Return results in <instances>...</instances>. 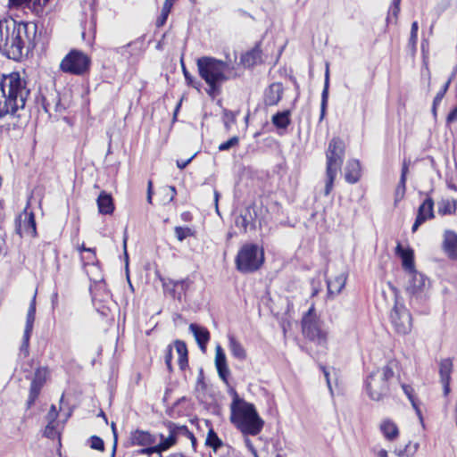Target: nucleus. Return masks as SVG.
<instances>
[{"mask_svg":"<svg viewBox=\"0 0 457 457\" xmlns=\"http://www.w3.org/2000/svg\"><path fill=\"white\" fill-rule=\"evenodd\" d=\"M205 445L212 448L214 452H217L223 445V442L213 428H210L205 439Z\"/></svg>","mask_w":457,"mask_h":457,"instance_id":"e433bc0d","label":"nucleus"},{"mask_svg":"<svg viewBox=\"0 0 457 457\" xmlns=\"http://www.w3.org/2000/svg\"><path fill=\"white\" fill-rule=\"evenodd\" d=\"M409 164L410 161L403 160L400 180L396 186L395 192V204H397L400 201H402L404 198L406 192L407 174L409 172Z\"/></svg>","mask_w":457,"mask_h":457,"instance_id":"6ab92c4d","label":"nucleus"},{"mask_svg":"<svg viewBox=\"0 0 457 457\" xmlns=\"http://www.w3.org/2000/svg\"><path fill=\"white\" fill-rule=\"evenodd\" d=\"M79 252H87V253H90L92 254V257L89 258V261H94V259L96 258V250L95 248H89V247H86L84 244H82V245L79 248Z\"/></svg>","mask_w":457,"mask_h":457,"instance_id":"e2e57ef3","label":"nucleus"},{"mask_svg":"<svg viewBox=\"0 0 457 457\" xmlns=\"http://www.w3.org/2000/svg\"><path fill=\"white\" fill-rule=\"evenodd\" d=\"M56 430H55V426H54V422H50L48 421L46 428H45V431H44V435L45 436L48 437V438H54V436H56Z\"/></svg>","mask_w":457,"mask_h":457,"instance_id":"09e8293b","label":"nucleus"},{"mask_svg":"<svg viewBox=\"0 0 457 457\" xmlns=\"http://www.w3.org/2000/svg\"><path fill=\"white\" fill-rule=\"evenodd\" d=\"M378 457H393L392 453L389 454L386 450L381 449L378 452Z\"/></svg>","mask_w":457,"mask_h":457,"instance_id":"774afa93","label":"nucleus"},{"mask_svg":"<svg viewBox=\"0 0 457 457\" xmlns=\"http://www.w3.org/2000/svg\"><path fill=\"white\" fill-rule=\"evenodd\" d=\"M264 262L262 252L259 253V247L255 244H245L238 251L235 263L237 270L241 273H252L261 268Z\"/></svg>","mask_w":457,"mask_h":457,"instance_id":"0eeeda50","label":"nucleus"},{"mask_svg":"<svg viewBox=\"0 0 457 457\" xmlns=\"http://www.w3.org/2000/svg\"><path fill=\"white\" fill-rule=\"evenodd\" d=\"M444 250L451 259H457V234L446 231L444 239Z\"/></svg>","mask_w":457,"mask_h":457,"instance_id":"5701e85b","label":"nucleus"},{"mask_svg":"<svg viewBox=\"0 0 457 457\" xmlns=\"http://www.w3.org/2000/svg\"><path fill=\"white\" fill-rule=\"evenodd\" d=\"M173 3L170 2V0H165L162 11H164L165 12H170Z\"/></svg>","mask_w":457,"mask_h":457,"instance_id":"69168bd1","label":"nucleus"},{"mask_svg":"<svg viewBox=\"0 0 457 457\" xmlns=\"http://www.w3.org/2000/svg\"><path fill=\"white\" fill-rule=\"evenodd\" d=\"M164 361L170 372L172 371V346L170 345L165 350Z\"/></svg>","mask_w":457,"mask_h":457,"instance_id":"49530a36","label":"nucleus"},{"mask_svg":"<svg viewBox=\"0 0 457 457\" xmlns=\"http://www.w3.org/2000/svg\"><path fill=\"white\" fill-rule=\"evenodd\" d=\"M453 370V361L451 359H444L440 362L439 367V374L441 381H450L451 380V373Z\"/></svg>","mask_w":457,"mask_h":457,"instance_id":"c9c22d12","label":"nucleus"},{"mask_svg":"<svg viewBox=\"0 0 457 457\" xmlns=\"http://www.w3.org/2000/svg\"><path fill=\"white\" fill-rule=\"evenodd\" d=\"M36 22L0 20V53L8 59L21 61L28 56L38 43Z\"/></svg>","mask_w":457,"mask_h":457,"instance_id":"f257e3e1","label":"nucleus"},{"mask_svg":"<svg viewBox=\"0 0 457 457\" xmlns=\"http://www.w3.org/2000/svg\"><path fill=\"white\" fill-rule=\"evenodd\" d=\"M434 217V201L431 197H427L419 206L417 217L412 225L411 231L416 232L421 224Z\"/></svg>","mask_w":457,"mask_h":457,"instance_id":"f8f14e48","label":"nucleus"},{"mask_svg":"<svg viewBox=\"0 0 457 457\" xmlns=\"http://www.w3.org/2000/svg\"><path fill=\"white\" fill-rule=\"evenodd\" d=\"M192 281L188 278H183L180 280H176L177 285V295L176 299L181 301L182 296L186 294L187 290L189 288Z\"/></svg>","mask_w":457,"mask_h":457,"instance_id":"ea45409f","label":"nucleus"},{"mask_svg":"<svg viewBox=\"0 0 457 457\" xmlns=\"http://www.w3.org/2000/svg\"><path fill=\"white\" fill-rule=\"evenodd\" d=\"M176 352L179 355L178 363L181 370H185L188 367V351L187 345L182 340L174 342Z\"/></svg>","mask_w":457,"mask_h":457,"instance_id":"393cba45","label":"nucleus"},{"mask_svg":"<svg viewBox=\"0 0 457 457\" xmlns=\"http://www.w3.org/2000/svg\"><path fill=\"white\" fill-rule=\"evenodd\" d=\"M302 331L310 341L320 346L327 345L328 330L325 323L316 314L314 305H312L303 316Z\"/></svg>","mask_w":457,"mask_h":457,"instance_id":"423d86ee","label":"nucleus"},{"mask_svg":"<svg viewBox=\"0 0 457 457\" xmlns=\"http://www.w3.org/2000/svg\"><path fill=\"white\" fill-rule=\"evenodd\" d=\"M400 2L401 0H393L392 5L388 10V15L386 21L391 22L393 20L395 21L400 12Z\"/></svg>","mask_w":457,"mask_h":457,"instance_id":"37998d69","label":"nucleus"},{"mask_svg":"<svg viewBox=\"0 0 457 457\" xmlns=\"http://www.w3.org/2000/svg\"><path fill=\"white\" fill-rule=\"evenodd\" d=\"M195 154H193L190 158H188L187 160H185V161H180V160H178L177 161V166L178 168H179L180 170H183L185 169L191 162L192 160L195 158Z\"/></svg>","mask_w":457,"mask_h":457,"instance_id":"680f3d73","label":"nucleus"},{"mask_svg":"<svg viewBox=\"0 0 457 457\" xmlns=\"http://www.w3.org/2000/svg\"><path fill=\"white\" fill-rule=\"evenodd\" d=\"M89 442H90V447L92 449L97 450V451H104V443L101 437H99L97 436H92L89 438Z\"/></svg>","mask_w":457,"mask_h":457,"instance_id":"a18cd8bd","label":"nucleus"},{"mask_svg":"<svg viewBox=\"0 0 457 457\" xmlns=\"http://www.w3.org/2000/svg\"><path fill=\"white\" fill-rule=\"evenodd\" d=\"M360 178V163L357 160L348 161L345 166V179L349 183H356Z\"/></svg>","mask_w":457,"mask_h":457,"instance_id":"cd10ccee","label":"nucleus"},{"mask_svg":"<svg viewBox=\"0 0 457 457\" xmlns=\"http://www.w3.org/2000/svg\"><path fill=\"white\" fill-rule=\"evenodd\" d=\"M91 60L82 51L72 49L62 60L60 70L65 73L82 76L90 69Z\"/></svg>","mask_w":457,"mask_h":457,"instance_id":"6e6552de","label":"nucleus"},{"mask_svg":"<svg viewBox=\"0 0 457 457\" xmlns=\"http://www.w3.org/2000/svg\"><path fill=\"white\" fill-rule=\"evenodd\" d=\"M223 120H228L234 123L236 121V115L233 112L225 109L223 111Z\"/></svg>","mask_w":457,"mask_h":457,"instance_id":"6e6d98bb","label":"nucleus"},{"mask_svg":"<svg viewBox=\"0 0 457 457\" xmlns=\"http://www.w3.org/2000/svg\"><path fill=\"white\" fill-rule=\"evenodd\" d=\"M165 425L168 432L172 433L177 440L180 436L187 438L188 436H192V432L186 425H180L173 421H168Z\"/></svg>","mask_w":457,"mask_h":457,"instance_id":"7c9ffc66","label":"nucleus"},{"mask_svg":"<svg viewBox=\"0 0 457 457\" xmlns=\"http://www.w3.org/2000/svg\"><path fill=\"white\" fill-rule=\"evenodd\" d=\"M457 121V106L453 109L446 117V123H453Z\"/></svg>","mask_w":457,"mask_h":457,"instance_id":"13d9d810","label":"nucleus"},{"mask_svg":"<svg viewBox=\"0 0 457 457\" xmlns=\"http://www.w3.org/2000/svg\"><path fill=\"white\" fill-rule=\"evenodd\" d=\"M262 50L260 49L259 44L256 45L252 50L246 52L241 56V62L245 67H252L257 62H261Z\"/></svg>","mask_w":457,"mask_h":457,"instance_id":"bb28decb","label":"nucleus"},{"mask_svg":"<svg viewBox=\"0 0 457 457\" xmlns=\"http://www.w3.org/2000/svg\"><path fill=\"white\" fill-rule=\"evenodd\" d=\"M58 417V412L56 411L55 405H51V408L46 415L47 421L50 422H55L56 419Z\"/></svg>","mask_w":457,"mask_h":457,"instance_id":"3c124183","label":"nucleus"},{"mask_svg":"<svg viewBox=\"0 0 457 457\" xmlns=\"http://www.w3.org/2000/svg\"><path fill=\"white\" fill-rule=\"evenodd\" d=\"M160 442L156 444L160 454L171 448L176 443L177 439L175 438L172 433L168 432V436H165L163 434H159Z\"/></svg>","mask_w":457,"mask_h":457,"instance_id":"72a5a7b5","label":"nucleus"},{"mask_svg":"<svg viewBox=\"0 0 457 457\" xmlns=\"http://www.w3.org/2000/svg\"><path fill=\"white\" fill-rule=\"evenodd\" d=\"M182 67H183V74H184V77H185V79H186L187 85L196 87V85L195 84V79L190 75V73L187 71V69L185 68L184 65Z\"/></svg>","mask_w":457,"mask_h":457,"instance_id":"864d4df0","label":"nucleus"},{"mask_svg":"<svg viewBox=\"0 0 457 457\" xmlns=\"http://www.w3.org/2000/svg\"><path fill=\"white\" fill-rule=\"evenodd\" d=\"M382 376H383V379L384 380H388L390 378H392L394 377V370L391 367L389 366H385L383 368V373H382Z\"/></svg>","mask_w":457,"mask_h":457,"instance_id":"5fc2aeb1","label":"nucleus"},{"mask_svg":"<svg viewBox=\"0 0 457 457\" xmlns=\"http://www.w3.org/2000/svg\"><path fill=\"white\" fill-rule=\"evenodd\" d=\"M189 330L193 334L199 348L204 352L210 340V332L208 329L201 325L191 323L189 325Z\"/></svg>","mask_w":457,"mask_h":457,"instance_id":"f3484780","label":"nucleus"},{"mask_svg":"<svg viewBox=\"0 0 457 457\" xmlns=\"http://www.w3.org/2000/svg\"><path fill=\"white\" fill-rule=\"evenodd\" d=\"M257 212L254 207H246L239 216L235 220V225L240 228L244 233L248 229H255L256 228Z\"/></svg>","mask_w":457,"mask_h":457,"instance_id":"9b49d317","label":"nucleus"},{"mask_svg":"<svg viewBox=\"0 0 457 457\" xmlns=\"http://www.w3.org/2000/svg\"><path fill=\"white\" fill-rule=\"evenodd\" d=\"M166 189L170 192V197L169 199V202L173 201V199H174V197H175V195L177 194L175 187L174 186H169V187H166Z\"/></svg>","mask_w":457,"mask_h":457,"instance_id":"338daca9","label":"nucleus"},{"mask_svg":"<svg viewBox=\"0 0 457 457\" xmlns=\"http://www.w3.org/2000/svg\"><path fill=\"white\" fill-rule=\"evenodd\" d=\"M30 90L19 72L3 75L0 79V119L19 118L17 112L25 108Z\"/></svg>","mask_w":457,"mask_h":457,"instance_id":"f03ea898","label":"nucleus"},{"mask_svg":"<svg viewBox=\"0 0 457 457\" xmlns=\"http://www.w3.org/2000/svg\"><path fill=\"white\" fill-rule=\"evenodd\" d=\"M130 441L133 445L146 446L155 444L157 437L148 431L136 429L130 433Z\"/></svg>","mask_w":457,"mask_h":457,"instance_id":"a211bd4d","label":"nucleus"},{"mask_svg":"<svg viewBox=\"0 0 457 457\" xmlns=\"http://www.w3.org/2000/svg\"><path fill=\"white\" fill-rule=\"evenodd\" d=\"M11 8H30L38 12L41 8V0H12Z\"/></svg>","mask_w":457,"mask_h":457,"instance_id":"473e14b6","label":"nucleus"},{"mask_svg":"<svg viewBox=\"0 0 457 457\" xmlns=\"http://www.w3.org/2000/svg\"><path fill=\"white\" fill-rule=\"evenodd\" d=\"M284 93L283 85L279 82L270 84L263 93V103L265 106H275L282 99Z\"/></svg>","mask_w":457,"mask_h":457,"instance_id":"4468645a","label":"nucleus"},{"mask_svg":"<svg viewBox=\"0 0 457 457\" xmlns=\"http://www.w3.org/2000/svg\"><path fill=\"white\" fill-rule=\"evenodd\" d=\"M426 285V278L421 273H418L415 270L408 272V282L406 291L410 295H416L421 291Z\"/></svg>","mask_w":457,"mask_h":457,"instance_id":"dca6fc26","label":"nucleus"},{"mask_svg":"<svg viewBox=\"0 0 457 457\" xmlns=\"http://www.w3.org/2000/svg\"><path fill=\"white\" fill-rule=\"evenodd\" d=\"M345 158V142L334 137L328 143L326 151V181L324 195H328L333 189L337 171L340 170Z\"/></svg>","mask_w":457,"mask_h":457,"instance_id":"39448f33","label":"nucleus"},{"mask_svg":"<svg viewBox=\"0 0 457 457\" xmlns=\"http://www.w3.org/2000/svg\"><path fill=\"white\" fill-rule=\"evenodd\" d=\"M346 282V275L341 273L334 279H327L328 294L329 295H338L345 287Z\"/></svg>","mask_w":457,"mask_h":457,"instance_id":"a878e982","label":"nucleus"},{"mask_svg":"<svg viewBox=\"0 0 457 457\" xmlns=\"http://www.w3.org/2000/svg\"><path fill=\"white\" fill-rule=\"evenodd\" d=\"M169 14H170L169 12H165L164 11H162L161 15L157 18L156 26L157 27L163 26L167 21Z\"/></svg>","mask_w":457,"mask_h":457,"instance_id":"4d7b16f0","label":"nucleus"},{"mask_svg":"<svg viewBox=\"0 0 457 457\" xmlns=\"http://www.w3.org/2000/svg\"><path fill=\"white\" fill-rule=\"evenodd\" d=\"M162 284V288L165 293L170 294L174 299H176L177 295V285L176 280L171 278H160Z\"/></svg>","mask_w":457,"mask_h":457,"instance_id":"a19ab883","label":"nucleus"},{"mask_svg":"<svg viewBox=\"0 0 457 457\" xmlns=\"http://www.w3.org/2000/svg\"><path fill=\"white\" fill-rule=\"evenodd\" d=\"M175 235L177 239L182 242L187 237L194 236V231L188 227L178 226L175 228Z\"/></svg>","mask_w":457,"mask_h":457,"instance_id":"79ce46f5","label":"nucleus"},{"mask_svg":"<svg viewBox=\"0 0 457 457\" xmlns=\"http://www.w3.org/2000/svg\"><path fill=\"white\" fill-rule=\"evenodd\" d=\"M395 305L390 312V320L396 333L406 335L411 332L412 328L411 315L406 307L398 300L395 295Z\"/></svg>","mask_w":457,"mask_h":457,"instance_id":"1a4fd4ad","label":"nucleus"},{"mask_svg":"<svg viewBox=\"0 0 457 457\" xmlns=\"http://www.w3.org/2000/svg\"><path fill=\"white\" fill-rule=\"evenodd\" d=\"M96 204L98 207V212L101 214L108 215L112 214L114 211V203L111 194L102 191L97 199Z\"/></svg>","mask_w":457,"mask_h":457,"instance_id":"412c9836","label":"nucleus"},{"mask_svg":"<svg viewBox=\"0 0 457 457\" xmlns=\"http://www.w3.org/2000/svg\"><path fill=\"white\" fill-rule=\"evenodd\" d=\"M445 94H444L443 92L438 91L433 100V104H435V105H439L441 104L443 98L445 97Z\"/></svg>","mask_w":457,"mask_h":457,"instance_id":"0e129e2a","label":"nucleus"},{"mask_svg":"<svg viewBox=\"0 0 457 457\" xmlns=\"http://www.w3.org/2000/svg\"><path fill=\"white\" fill-rule=\"evenodd\" d=\"M215 367L220 378L228 384V378L230 374L227 363V357L223 348L218 345L215 348Z\"/></svg>","mask_w":457,"mask_h":457,"instance_id":"2eb2a0df","label":"nucleus"},{"mask_svg":"<svg viewBox=\"0 0 457 457\" xmlns=\"http://www.w3.org/2000/svg\"><path fill=\"white\" fill-rule=\"evenodd\" d=\"M229 351L236 359L245 361L246 359V352L239 341L234 336H228Z\"/></svg>","mask_w":457,"mask_h":457,"instance_id":"c756f323","label":"nucleus"},{"mask_svg":"<svg viewBox=\"0 0 457 457\" xmlns=\"http://www.w3.org/2000/svg\"><path fill=\"white\" fill-rule=\"evenodd\" d=\"M397 253L402 258L403 268L409 271L414 270L413 253L410 249H403L400 245L397 246Z\"/></svg>","mask_w":457,"mask_h":457,"instance_id":"2f4dec72","label":"nucleus"},{"mask_svg":"<svg viewBox=\"0 0 457 457\" xmlns=\"http://www.w3.org/2000/svg\"><path fill=\"white\" fill-rule=\"evenodd\" d=\"M244 441H245V446L251 451V453L255 456L257 457V451L256 449L254 448L252 441L249 439L248 436H244Z\"/></svg>","mask_w":457,"mask_h":457,"instance_id":"052dcab7","label":"nucleus"},{"mask_svg":"<svg viewBox=\"0 0 457 457\" xmlns=\"http://www.w3.org/2000/svg\"><path fill=\"white\" fill-rule=\"evenodd\" d=\"M199 76L208 85L206 93L215 97L220 93L223 83L230 79L228 62L212 56H202L196 60Z\"/></svg>","mask_w":457,"mask_h":457,"instance_id":"20e7f679","label":"nucleus"},{"mask_svg":"<svg viewBox=\"0 0 457 457\" xmlns=\"http://www.w3.org/2000/svg\"><path fill=\"white\" fill-rule=\"evenodd\" d=\"M230 422L243 436H257L264 426L255 406L240 398L235 392L230 404Z\"/></svg>","mask_w":457,"mask_h":457,"instance_id":"7ed1b4c3","label":"nucleus"},{"mask_svg":"<svg viewBox=\"0 0 457 457\" xmlns=\"http://www.w3.org/2000/svg\"><path fill=\"white\" fill-rule=\"evenodd\" d=\"M328 91H329V64L326 63V70L324 74V86L321 92V103H320V120H322L326 115V111L328 107Z\"/></svg>","mask_w":457,"mask_h":457,"instance_id":"b1692460","label":"nucleus"},{"mask_svg":"<svg viewBox=\"0 0 457 457\" xmlns=\"http://www.w3.org/2000/svg\"><path fill=\"white\" fill-rule=\"evenodd\" d=\"M402 388L415 410L416 414L422 420L421 411L419 408L418 401L414 396V389L410 385L403 384Z\"/></svg>","mask_w":457,"mask_h":457,"instance_id":"4c0bfd02","label":"nucleus"},{"mask_svg":"<svg viewBox=\"0 0 457 457\" xmlns=\"http://www.w3.org/2000/svg\"><path fill=\"white\" fill-rule=\"evenodd\" d=\"M138 453L141 454H146V455H151L153 453H160L157 445L154 444L151 445L144 446V448L140 449L138 451Z\"/></svg>","mask_w":457,"mask_h":457,"instance_id":"8fccbe9b","label":"nucleus"},{"mask_svg":"<svg viewBox=\"0 0 457 457\" xmlns=\"http://www.w3.org/2000/svg\"><path fill=\"white\" fill-rule=\"evenodd\" d=\"M418 449V444L409 442L403 447L395 448L392 453L393 457H411Z\"/></svg>","mask_w":457,"mask_h":457,"instance_id":"f704fd0d","label":"nucleus"},{"mask_svg":"<svg viewBox=\"0 0 457 457\" xmlns=\"http://www.w3.org/2000/svg\"><path fill=\"white\" fill-rule=\"evenodd\" d=\"M379 430L387 441H394L399 436L397 425L389 419H385L379 425Z\"/></svg>","mask_w":457,"mask_h":457,"instance_id":"4be33fe9","label":"nucleus"},{"mask_svg":"<svg viewBox=\"0 0 457 457\" xmlns=\"http://www.w3.org/2000/svg\"><path fill=\"white\" fill-rule=\"evenodd\" d=\"M239 143V137L237 136H234L232 137H230L228 140L221 143L220 145H219V150L220 151H228L229 149H231L232 147L237 145Z\"/></svg>","mask_w":457,"mask_h":457,"instance_id":"c03bdc74","label":"nucleus"},{"mask_svg":"<svg viewBox=\"0 0 457 457\" xmlns=\"http://www.w3.org/2000/svg\"><path fill=\"white\" fill-rule=\"evenodd\" d=\"M111 428H112V434H113V439H114L113 446H112V457H114L115 452H116V447H117L118 433H117V428H116V425H115L114 422H112Z\"/></svg>","mask_w":457,"mask_h":457,"instance_id":"603ef678","label":"nucleus"},{"mask_svg":"<svg viewBox=\"0 0 457 457\" xmlns=\"http://www.w3.org/2000/svg\"><path fill=\"white\" fill-rule=\"evenodd\" d=\"M46 377L47 370L46 368H38L36 370L30 384L29 395L27 400V408H30L34 404L46 380Z\"/></svg>","mask_w":457,"mask_h":457,"instance_id":"9d476101","label":"nucleus"},{"mask_svg":"<svg viewBox=\"0 0 457 457\" xmlns=\"http://www.w3.org/2000/svg\"><path fill=\"white\" fill-rule=\"evenodd\" d=\"M418 29H419L418 22L413 21L411 24V36H410V40H409L410 44L412 45L413 46L416 45L417 40H418Z\"/></svg>","mask_w":457,"mask_h":457,"instance_id":"de8ad7c7","label":"nucleus"},{"mask_svg":"<svg viewBox=\"0 0 457 457\" xmlns=\"http://www.w3.org/2000/svg\"><path fill=\"white\" fill-rule=\"evenodd\" d=\"M36 318V295L33 296L30 301L29 307L27 312L26 317V324L24 328V333L22 337V344L21 346V351H28L29 339L32 334L33 326Z\"/></svg>","mask_w":457,"mask_h":457,"instance_id":"ddd939ff","label":"nucleus"},{"mask_svg":"<svg viewBox=\"0 0 457 457\" xmlns=\"http://www.w3.org/2000/svg\"><path fill=\"white\" fill-rule=\"evenodd\" d=\"M290 116H291L290 110H284L282 112H277L271 117V122L276 128L286 129L291 123Z\"/></svg>","mask_w":457,"mask_h":457,"instance_id":"c85d7f7f","label":"nucleus"},{"mask_svg":"<svg viewBox=\"0 0 457 457\" xmlns=\"http://www.w3.org/2000/svg\"><path fill=\"white\" fill-rule=\"evenodd\" d=\"M456 212L455 200H442L438 203V212L441 215L453 214Z\"/></svg>","mask_w":457,"mask_h":457,"instance_id":"58836bf2","label":"nucleus"},{"mask_svg":"<svg viewBox=\"0 0 457 457\" xmlns=\"http://www.w3.org/2000/svg\"><path fill=\"white\" fill-rule=\"evenodd\" d=\"M196 385L197 386H201L203 389H204L206 386L204 382V370L202 368L199 370Z\"/></svg>","mask_w":457,"mask_h":457,"instance_id":"bf43d9fd","label":"nucleus"},{"mask_svg":"<svg viewBox=\"0 0 457 457\" xmlns=\"http://www.w3.org/2000/svg\"><path fill=\"white\" fill-rule=\"evenodd\" d=\"M24 220L21 223L20 222L19 228H17L20 235H22V230L27 235H29L31 237H36L37 235V225H36V220L35 215L32 212H28L27 208L24 210L23 212Z\"/></svg>","mask_w":457,"mask_h":457,"instance_id":"aec40b11","label":"nucleus"}]
</instances>
